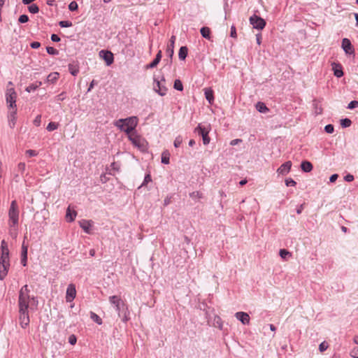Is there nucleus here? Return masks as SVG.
Returning <instances> with one entry per match:
<instances>
[{"mask_svg": "<svg viewBox=\"0 0 358 358\" xmlns=\"http://www.w3.org/2000/svg\"><path fill=\"white\" fill-rule=\"evenodd\" d=\"M30 290L27 285H24L19 292L18 307L20 310H33L37 308L38 300L34 296H31Z\"/></svg>", "mask_w": 358, "mask_h": 358, "instance_id": "obj_1", "label": "nucleus"}, {"mask_svg": "<svg viewBox=\"0 0 358 358\" xmlns=\"http://www.w3.org/2000/svg\"><path fill=\"white\" fill-rule=\"evenodd\" d=\"M8 215V233L11 237L16 238L18 234L20 210L15 200L11 201Z\"/></svg>", "mask_w": 358, "mask_h": 358, "instance_id": "obj_2", "label": "nucleus"}, {"mask_svg": "<svg viewBox=\"0 0 358 358\" xmlns=\"http://www.w3.org/2000/svg\"><path fill=\"white\" fill-rule=\"evenodd\" d=\"M1 251L0 280H3L7 275L10 267L9 250L4 240L1 241Z\"/></svg>", "mask_w": 358, "mask_h": 358, "instance_id": "obj_3", "label": "nucleus"}, {"mask_svg": "<svg viewBox=\"0 0 358 358\" xmlns=\"http://www.w3.org/2000/svg\"><path fill=\"white\" fill-rule=\"evenodd\" d=\"M138 119L136 116H131L125 119H119L114 122V125L124 131L127 136L135 133L134 130L137 127Z\"/></svg>", "mask_w": 358, "mask_h": 358, "instance_id": "obj_4", "label": "nucleus"}, {"mask_svg": "<svg viewBox=\"0 0 358 358\" xmlns=\"http://www.w3.org/2000/svg\"><path fill=\"white\" fill-rule=\"evenodd\" d=\"M6 100L8 104V110H10L11 108H17L15 103L17 100V93L11 81L8 83L6 91Z\"/></svg>", "mask_w": 358, "mask_h": 358, "instance_id": "obj_5", "label": "nucleus"}, {"mask_svg": "<svg viewBox=\"0 0 358 358\" xmlns=\"http://www.w3.org/2000/svg\"><path fill=\"white\" fill-rule=\"evenodd\" d=\"M210 131V126L206 127L199 124L194 130V133H197L199 135L202 136L203 143L204 145H208L210 143V138L208 136V134Z\"/></svg>", "mask_w": 358, "mask_h": 358, "instance_id": "obj_6", "label": "nucleus"}, {"mask_svg": "<svg viewBox=\"0 0 358 358\" xmlns=\"http://www.w3.org/2000/svg\"><path fill=\"white\" fill-rule=\"evenodd\" d=\"M128 138L132 144L141 150H144L146 148V141L141 136L138 135L136 132L129 134Z\"/></svg>", "mask_w": 358, "mask_h": 358, "instance_id": "obj_7", "label": "nucleus"}, {"mask_svg": "<svg viewBox=\"0 0 358 358\" xmlns=\"http://www.w3.org/2000/svg\"><path fill=\"white\" fill-rule=\"evenodd\" d=\"M250 22L254 28L257 29H263L266 25L264 20L256 15L250 17Z\"/></svg>", "mask_w": 358, "mask_h": 358, "instance_id": "obj_8", "label": "nucleus"}, {"mask_svg": "<svg viewBox=\"0 0 358 358\" xmlns=\"http://www.w3.org/2000/svg\"><path fill=\"white\" fill-rule=\"evenodd\" d=\"M109 301L111 304L115 306L116 311L120 315L122 308L125 306V303L122 300L121 297L116 295L110 296L109 297Z\"/></svg>", "mask_w": 358, "mask_h": 358, "instance_id": "obj_9", "label": "nucleus"}, {"mask_svg": "<svg viewBox=\"0 0 358 358\" xmlns=\"http://www.w3.org/2000/svg\"><path fill=\"white\" fill-rule=\"evenodd\" d=\"M29 312L26 310H19L20 313V323L22 328H26L30 322L29 316Z\"/></svg>", "mask_w": 358, "mask_h": 358, "instance_id": "obj_10", "label": "nucleus"}, {"mask_svg": "<svg viewBox=\"0 0 358 358\" xmlns=\"http://www.w3.org/2000/svg\"><path fill=\"white\" fill-rule=\"evenodd\" d=\"M76 296V289L73 284L69 285L66 289V299L67 302H71Z\"/></svg>", "mask_w": 358, "mask_h": 358, "instance_id": "obj_11", "label": "nucleus"}, {"mask_svg": "<svg viewBox=\"0 0 358 358\" xmlns=\"http://www.w3.org/2000/svg\"><path fill=\"white\" fill-rule=\"evenodd\" d=\"M292 165V164L291 161L286 162L277 169V173L279 175H287L290 171Z\"/></svg>", "mask_w": 358, "mask_h": 358, "instance_id": "obj_12", "label": "nucleus"}, {"mask_svg": "<svg viewBox=\"0 0 358 358\" xmlns=\"http://www.w3.org/2000/svg\"><path fill=\"white\" fill-rule=\"evenodd\" d=\"M8 124L11 128H13L16 124V120H17V108H11L10 110H8Z\"/></svg>", "mask_w": 358, "mask_h": 358, "instance_id": "obj_13", "label": "nucleus"}, {"mask_svg": "<svg viewBox=\"0 0 358 358\" xmlns=\"http://www.w3.org/2000/svg\"><path fill=\"white\" fill-rule=\"evenodd\" d=\"M342 48L346 54H352L354 52L351 42L348 38H343L342 41Z\"/></svg>", "mask_w": 358, "mask_h": 358, "instance_id": "obj_14", "label": "nucleus"}, {"mask_svg": "<svg viewBox=\"0 0 358 358\" xmlns=\"http://www.w3.org/2000/svg\"><path fill=\"white\" fill-rule=\"evenodd\" d=\"M235 316L243 324H248L250 323V316L245 312H237Z\"/></svg>", "mask_w": 358, "mask_h": 358, "instance_id": "obj_15", "label": "nucleus"}, {"mask_svg": "<svg viewBox=\"0 0 358 358\" xmlns=\"http://www.w3.org/2000/svg\"><path fill=\"white\" fill-rule=\"evenodd\" d=\"M155 85L154 86V90L156 92H157L161 96H164L166 93L167 89L161 85V83L159 80H157L156 78H154Z\"/></svg>", "mask_w": 358, "mask_h": 358, "instance_id": "obj_16", "label": "nucleus"}, {"mask_svg": "<svg viewBox=\"0 0 358 358\" xmlns=\"http://www.w3.org/2000/svg\"><path fill=\"white\" fill-rule=\"evenodd\" d=\"M100 55L103 56V58L108 66L110 65L113 62V55L111 52L102 50L100 52Z\"/></svg>", "mask_w": 358, "mask_h": 358, "instance_id": "obj_17", "label": "nucleus"}, {"mask_svg": "<svg viewBox=\"0 0 358 358\" xmlns=\"http://www.w3.org/2000/svg\"><path fill=\"white\" fill-rule=\"evenodd\" d=\"M332 69L334 71V76L337 78H341L343 76V71L341 64L333 63Z\"/></svg>", "mask_w": 358, "mask_h": 358, "instance_id": "obj_18", "label": "nucleus"}, {"mask_svg": "<svg viewBox=\"0 0 358 358\" xmlns=\"http://www.w3.org/2000/svg\"><path fill=\"white\" fill-rule=\"evenodd\" d=\"M80 227L87 234H90L92 224L90 221L83 220L80 222Z\"/></svg>", "mask_w": 358, "mask_h": 358, "instance_id": "obj_19", "label": "nucleus"}, {"mask_svg": "<svg viewBox=\"0 0 358 358\" xmlns=\"http://www.w3.org/2000/svg\"><path fill=\"white\" fill-rule=\"evenodd\" d=\"M204 91L206 99L212 104L214 101L213 91L210 88H206Z\"/></svg>", "mask_w": 358, "mask_h": 358, "instance_id": "obj_20", "label": "nucleus"}, {"mask_svg": "<svg viewBox=\"0 0 358 358\" xmlns=\"http://www.w3.org/2000/svg\"><path fill=\"white\" fill-rule=\"evenodd\" d=\"M77 213L75 210H71L70 206L68 207L66 214V220L69 222H72L74 220Z\"/></svg>", "mask_w": 358, "mask_h": 358, "instance_id": "obj_21", "label": "nucleus"}, {"mask_svg": "<svg viewBox=\"0 0 358 358\" xmlns=\"http://www.w3.org/2000/svg\"><path fill=\"white\" fill-rule=\"evenodd\" d=\"M301 168L304 172H310L313 169V165L310 162L304 161L301 164Z\"/></svg>", "mask_w": 358, "mask_h": 358, "instance_id": "obj_22", "label": "nucleus"}, {"mask_svg": "<svg viewBox=\"0 0 358 358\" xmlns=\"http://www.w3.org/2000/svg\"><path fill=\"white\" fill-rule=\"evenodd\" d=\"M59 73H57V72L51 73L48 76L47 81L50 82L51 83H55L59 79Z\"/></svg>", "mask_w": 358, "mask_h": 358, "instance_id": "obj_23", "label": "nucleus"}, {"mask_svg": "<svg viewBox=\"0 0 358 358\" xmlns=\"http://www.w3.org/2000/svg\"><path fill=\"white\" fill-rule=\"evenodd\" d=\"M176 41V36H172L170 39V43L167 46V52L170 54V56L171 57L173 54V48H174V43Z\"/></svg>", "mask_w": 358, "mask_h": 358, "instance_id": "obj_24", "label": "nucleus"}, {"mask_svg": "<svg viewBox=\"0 0 358 358\" xmlns=\"http://www.w3.org/2000/svg\"><path fill=\"white\" fill-rule=\"evenodd\" d=\"M201 34L205 38L210 39V29L209 27H203L200 30Z\"/></svg>", "mask_w": 358, "mask_h": 358, "instance_id": "obj_25", "label": "nucleus"}, {"mask_svg": "<svg viewBox=\"0 0 358 358\" xmlns=\"http://www.w3.org/2000/svg\"><path fill=\"white\" fill-rule=\"evenodd\" d=\"M22 264L24 266H26L27 264V247L25 246L24 244L22 247Z\"/></svg>", "mask_w": 358, "mask_h": 358, "instance_id": "obj_26", "label": "nucleus"}, {"mask_svg": "<svg viewBox=\"0 0 358 358\" xmlns=\"http://www.w3.org/2000/svg\"><path fill=\"white\" fill-rule=\"evenodd\" d=\"M187 48L185 46H182L179 50L178 57L181 60H184L187 55Z\"/></svg>", "mask_w": 358, "mask_h": 358, "instance_id": "obj_27", "label": "nucleus"}, {"mask_svg": "<svg viewBox=\"0 0 358 358\" xmlns=\"http://www.w3.org/2000/svg\"><path fill=\"white\" fill-rule=\"evenodd\" d=\"M256 108L258 111L260 113H266L268 111V108L266 107V106L262 103V102H258L256 104Z\"/></svg>", "mask_w": 358, "mask_h": 358, "instance_id": "obj_28", "label": "nucleus"}, {"mask_svg": "<svg viewBox=\"0 0 358 358\" xmlns=\"http://www.w3.org/2000/svg\"><path fill=\"white\" fill-rule=\"evenodd\" d=\"M169 153L167 151H165L162 155V162L164 164H169Z\"/></svg>", "mask_w": 358, "mask_h": 358, "instance_id": "obj_29", "label": "nucleus"}, {"mask_svg": "<svg viewBox=\"0 0 358 358\" xmlns=\"http://www.w3.org/2000/svg\"><path fill=\"white\" fill-rule=\"evenodd\" d=\"M59 127V124L55 122H50L47 126V130L49 131L57 129Z\"/></svg>", "mask_w": 358, "mask_h": 358, "instance_id": "obj_30", "label": "nucleus"}, {"mask_svg": "<svg viewBox=\"0 0 358 358\" xmlns=\"http://www.w3.org/2000/svg\"><path fill=\"white\" fill-rule=\"evenodd\" d=\"M91 318L97 324H102L101 318L99 315H97L96 313L92 312L91 313Z\"/></svg>", "mask_w": 358, "mask_h": 358, "instance_id": "obj_31", "label": "nucleus"}, {"mask_svg": "<svg viewBox=\"0 0 358 358\" xmlns=\"http://www.w3.org/2000/svg\"><path fill=\"white\" fill-rule=\"evenodd\" d=\"M41 85V82H38V84H31L26 88V90L28 92H31V91H34L35 90H36Z\"/></svg>", "mask_w": 358, "mask_h": 358, "instance_id": "obj_32", "label": "nucleus"}, {"mask_svg": "<svg viewBox=\"0 0 358 358\" xmlns=\"http://www.w3.org/2000/svg\"><path fill=\"white\" fill-rule=\"evenodd\" d=\"M174 88L178 91L183 90V85L180 80H176L174 82Z\"/></svg>", "mask_w": 358, "mask_h": 358, "instance_id": "obj_33", "label": "nucleus"}, {"mask_svg": "<svg viewBox=\"0 0 358 358\" xmlns=\"http://www.w3.org/2000/svg\"><path fill=\"white\" fill-rule=\"evenodd\" d=\"M29 11L31 13H37L39 11V8L36 4H31L28 7Z\"/></svg>", "mask_w": 358, "mask_h": 358, "instance_id": "obj_34", "label": "nucleus"}, {"mask_svg": "<svg viewBox=\"0 0 358 358\" xmlns=\"http://www.w3.org/2000/svg\"><path fill=\"white\" fill-rule=\"evenodd\" d=\"M69 70L73 76H76L79 71L78 69L73 64L69 65Z\"/></svg>", "mask_w": 358, "mask_h": 358, "instance_id": "obj_35", "label": "nucleus"}, {"mask_svg": "<svg viewBox=\"0 0 358 358\" xmlns=\"http://www.w3.org/2000/svg\"><path fill=\"white\" fill-rule=\"evenodd\" d=\"M351 120L348 118L343 119L341 121V124L343 127H348L351 125Z\"/></svg>", "mask_w": 358, "mask_h": 358, "instance_id": "obj_36", "label": "nucleus"}, {"mask_svg": "<svg viewBox=\"0 0 358 358\" xmlns=\"http://www.w3.org/2000/svg\"><path fill=\"white\" fill-rule=\"evenodd\" d=\"M46 50L48 53L52 55H56L59 53V51L53 47H47Z\"/></svg>", "mask_w": 358, "mask_h": 358, "instance_id": "obj_37", "label": "nucleus"}, {"mask_svg": "<svg viewBox=\"0 0 358 358\" xmlns=\"http://www.w3.org/2000/svg\"><path fill=\"white\" fill-rule=\"evenodd\" d=\"M190 197L192 199H200L202 197V193L199 191L193 192L190 194Z\"/></svg>", "mask_w": 358, "mask_h": 358, "instance_id": "obj_38", "label": "nucleus"}, {"mask_svg": "<svg viewBox=\"0 0 358 358\" xmlns=\"http://www.w3.org/2000/svg\"><path fill=\"white\" fill-rule=\"evenodd\" d=\"M78 3L76 1H71L69 5V9L71 11L76 10L78 9Z\"/></svg>", "mask_w": 358, "mask_h": 358, "instance_id": "obj_39", "label": "nucleus"}, {"mask_svg": "<svg viewBox=\"0 0 358 358\" xmlns=\"http://www.w3.org/2000/svg\"><path fill=\"white\" fill-rule=\"evenodd\" d=\"M59 24L61 27H69L72 26V22L70 21H60Z\"/></svg>", "mask_w": 358, "mask_h": 358, "instance_id": "obj_40", "label": "nucleus"}, {"mask_svg": "<svg viewBox=\"0 0 358 358\" xmlns=\"http://www.w3.org/2000/svg\"><path fill=\"white\" fill-rule=\"evenodd\" d=\"M280 256L282 258V259H285L287 255H290V252L289 251H287V250L285 249H281L280 250Z\"/></svg>", "mask_w": 358, "mask_h": 358, "instance_id": "obj_41", "label": "nucleus"}, {"mask_svg": "<svg viewBox=\"0 0 358 358\" xmlns=\"http://www.w3.org/2000/svg\"><path fill=\"white\" fill-rule=\"evenodd\" d=\"M69 342L71 345H74L77 342V338L74 334H71L69 337Z\"/></svg>", "mask_w": 358, "mask_h": 358, "instance_id": "obj_42", "label": "nucleus"}, {"mask_svg": "<svg viewBox=\"0 0 358 358\" xmlns=\"http://www.w3.org/2000/svg\"><path fill=\"white\" fill-rule=\"evenodd\" d=\"M329 345L326 342H322L319 346V350L321 352H324L328 348Z\"/></svg>", "mask_w": 358, "mask_h": 358, "instance_id": "obj_43", "label": "nucleus"}, {"mask_svg": "<svg viewBox=\"0 0 358 358\" xmlns=\"http://www.w3.org/2000/svg\"><path fill=\"white\" fill-rule=\"evenodd\" d=\"M296 182L292 178H287L285 180V185L288 186H295Z\"/></svg>", "mask_w": 358, "mask_h": 358, "instance_id": "obj_44", "label": "nucleus"}, {"mask_svg": "<svg viewBox=\"0 0 358 358\" xmlns=\"http://www.w3.org/2000/svg\"><path fill=\"white\" fill-rule=\"evenodd\" d=\"M18 20L20 23H25L28 22L29 17L27 15H22L20 16Z\"/></svg>", "mask_w": 358, "mask_h": 358, "instance_id": "obj_45", "label": "nucleus"}, {"mask_svg": "<svg viewBox=\"0 0 358 358\" xmlns=\"http://www.w3.org/2000/svg\"><path fill=\"white\" fill-rule=\"evenodd\" d=\"M182 142V138L180 136H178L174 141V146L176 148H178Z\"/></svg>", "mask_w": 358, "mask_h": 358, "instance_id": "obj_46", "label": "nucleus"}, {"mask_svg": "<svg viewBox=\"0 0 358 358\" xmlns=\"http://www.w3.org/2000/svg\"><path fill=\"white\" fill-rule=\"evenodd\" d=\"M324 130L328 134H331L334 132V126L332 124H327L324 127Z\"/></svg>", "mask_w": 358, "mask_h": 358, "instance_id": "obj_47", "label": "nucleus"}, {"mask_svg": "<svg viewBox=\"0 0 358 358\" xmlns=\"http://www.w3.org/2000/svg\"><path fill=\"white\" fill-rule=\"evenodd\" d=\"M41 116L40 115H37L34 120V124L36 127H38L41 124Z\"/></svg>", "mask_w": 358, "mask_h": 358, "instance_id": "obj_48", "label": "nucleus"}, {"mask_svg": "<svg viewBox=\"0 0 358 358\" xmlns=\"http://www.w3.org/2000/svg\"><path fill=\"white\" fill-rule=\"evenodd\" d=\"M358 106V101H352L348 106V108L349 109H353Z\"/></svg>", "mask_w": 358, "mask_h": 358, "instance_id": "obj_49", "label": "nucleus"}, {"mask_svg": "<svg viewBox=\"0 0 358 358\" xmlns=\"http://www.w3.org/2000/svg\"><path fill=\"white\" fill-rule=\"evenodd\" d=\"M25 164L23 162H20L17 165V169L20 172L23 173L25 170Z\"/></svg>", "mask_w": 358, "mask_h": 358, "instance_id": "obj_50", "label": "nucleus"}, {"mask_svg": "<svg viewBox=\"0 0 358 358\" xmlns=\"http://www.w3.org/2000/svg\"><path fill=\"white\" fill-rule=\"evenodd\" d=\"M26 155L29 157H34L38 155L37 152L34 150H27L26 151Z\"/></svg>", "mask_w": 358, "mask_h": 358, "instance_id": "obj_51", "label": "nucleus"}, {"mask_svg": "<svg viewBox=\"0 0 358 358\" xmlns=\"http://www.w3.org/2000/svg\"><path fill=\"white\" fill-rule=\"evenodd\" d=\"M159 63V62L157 60H156V59H154V60H153L150 64H149L146 66V68H147V69H149V68H150V69L154 68V67L157 66V65Z\"/></svg>", "mask_w": 358, "mask_h": 358, "instance_id": "obj_52", "label": "nucleus"}, {"mask_svg": "<svg viewBox=\"0 0 358 358\" xmlns=\"http://www.w3.org/2000/svg\"><path fill=\"white\" fill-rule=\"evenodd\" d=\"M51 40L54 42H59L60 41V38L57 34H52L51 36Z\"/></svg>", "mask_w": 358, "mask_h": 358, "instance_id": "obj_53", "label": "nucleus"}, {"mask_svg": "<svg viewBox=\"0 0 358 358\" xmlns=\"http://www.w3.org/2000/svg\"><path fill=\"white\" fill-rule=\"evenodd\" d=\"M41 46V43L37 41H34L31 43V47L34 49L38 48Z\"/></svg>", "mask_w": 358, "mask_h": 358, "instance_id": "obj_54", "label": "nucleus"}, {"mask_svg": "<svg viewBox=\"0 0 358 358\" xmlns=\"http://www.w3.org/2000/svg\"><path fill=\"white\" fill-rule=\"evenodd\" d=\"M345 180L347 182H352L354 180V176L351 174H348L345 176Z\"/></svg>", "mask_w": 358, "mask_h": 358, "instance_id": "obj_55", "label": "nucleus"}, {"mask_svg": "<svg viewBox=\"0 0 358 358\" xmlns=\"http://www.w3.org/2000/svg\"><path fill=\"white\" fill-rule=\"evenodd\" d=\"M338 178V175L335 173V174H333L331 176L329 180L331 182H334L337 180Z\"/></svg>", "mask_w": 358, "mask_h": 358, "instance_id": "obj_56", "label": "nucleus"}, {"mask_svg": "<svg viewBox=\"0 0 358 358\" xmlns=\"http://www.w3.org/2000/svg\"><path fill=\"white\" fill-rule=\"evenodd\" d=\"M352 356L355 358H358V348H355L352 352Z\"/></svg>", "mask_w": 358, "mask_h": 358, "instance_id": "obj_57", "label": "nucleus"}, {"mask_svg": "<svg viewBox=\"0 0 358 358\" xmlns=\"http://www.w3.org/2000/svg\"><path fill=\"white\" fill-rule=\"evenodd\" d=\"M231 36L234 38L236 37V31L234 27H231Z\"/></svg>", "mask_w": 358, "mask_h": 358, "instance_id": "obj_58", "label": "nucleus"}, {"mask_svg": "<svg viewBox=\"0 0 358 358\" xmlns=\"http://www.w3.org/2000/svg\"><path fill=\"white\" fill-rule=\"evenodd\" d=\"M65 99L64 92L61 93L57 96L58 101H63Z\"/></svg>", "mask_w": 358, "mask_h": 358, "instance_id": "obj_59", "label": "nucleus"}, {"mask_svg": "<svg viewBox=\"0 0 358 358\" xmlns=\"http://www.w3.org/2000/svg\"><path fill=\"white\" fill-rule=\"evenodd\" d=\"M151 180H152V179H151L150 175L148 174L145 177L144 182L143 183H148V182H150Z\"/></svg>", "mask_w": 358, "mask_h": 358, "instance_id": "obj_60", "label": "nucleus"}, {"mask_svg": "<svg viewBox=\"0 0 358 358\" xmlns=\"http://www.w3.org/2000/svg\"><path fill=\"white\" fill-rule=\"evenodd\" d=\"M161 59H162V51L159 50L156 55L155 59L159 62Z\"/></svg>", "mask_w": 358, "mask_h": 358, "instance_id": "obj_61", "label": "nucleus"}, {"mask_svg": "<svg viewBox=\"0 0 358 358\" xmlns=\"http://www.w3.org/2000/svg\"><path fill=\"white\" fill-rule=\"evenodd\" d=\"M170 203H171V198L168 197V196L166 198H165V199L164 201V205L168 206Z\"/></svg>", "mask_w": 358, "mask_h": 358, "instance_id": "obj_62", "label": "nucleus"}, {"mask_svg": "<svg viewBox=\"0 0 358 358\" xmlns=\"http://www.w3.org/2000/svg\"><path fill=\"white\" fill-rule=\"evenodd\" d=\"M261 41H262V36L260 34H257V43L260 45L261 43Z\"/></svg>", "mask_w": 358, "mask_h": 358, "instance_id": "obj_63", "label": "nucleus"}, {"mask_svg": "<svg viewBox=\"0 0 358 358\" xmlns=\"http://www.w3.org/2000/svg\"><path fill=\"white\" fill-rule=\"evenodd\" d=\"M35 0H22V3L24 4H29L31 2L34 1Z\"/></svg>", "mask_w": 358, "mask_h": 358, "instance_id": "obj_64", "label": "nucleus"}]
</instances>
